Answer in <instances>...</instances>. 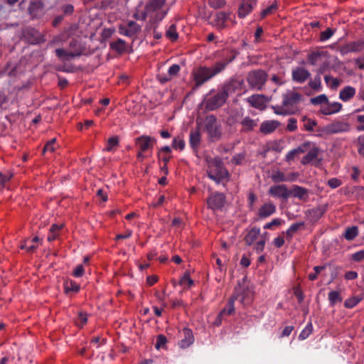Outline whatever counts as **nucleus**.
<instances>
[{
  "label": "nucleus",
  "instance_id": "1",
  "mask_svg": "<svg viewBox=\"0 0 364 364\" xmlns=\"http://www.w3.org/2000/svg\"><path fill=\"white\" fill-rule=\"evenodd\" d=\"M208 177L217 183L225 185L228 179V171L223 166L220 159L215 158L209 162L208 168Z\"/></svg>",
  "mask_w": 364,
  "mask_h": 364
},
{
  "label": "nucleus",
  "instance_id": "2",
  "mask_svg": "<svg viewBox=\"0 0 364 364\" xmlns=\"http://www.w3.org/2000/svg\"><path fill=\"white\" fill-rule=\"evenodd\" d=\"M267 80V73L261 69L254 70L249 72L247 80L250 87L257 90L262 89Z\"/></svg>",
  "mask_w": 364,
  "mask_h": 364
},
{
  "label": "nucleus",
  "instance_id": "3",
  "mask_svg": "<svg viewBox=\"0 0 364 364\" xmlns=\"http://www.w3.org/2000/svg\"><path fill=\"white\" fill-rule=\"evenodd\" d=\"M228 98V90L224 87L223 90L214 95H209L203 100L205 107L208 110H215L221 107Z\"/></svg>",
  "mask_w": 364,
  "mask_h": 364
},
{
  "label": "nucleus",
  "instance_id": "4",
  "mask_svg": "<svg viewBox=\"0 0 364 364\" xmlns=\"http://www.w3.org/2000/svg\"><path fill=\"white\" fill-rule=\"evenodd\" d=\"M302 95L294 91H288L282 95L283 105L294 114L297 110V105L301 101Z\"/></svg>",
  "mask_w": 364,
  "mask_h": 364
},
{
  "label": "nucleus",
  "instance_id": "5",
  "mask_svg": "<svg viewBox=\"0 0 364 364\" xmlns=\"http://www.w3.org/2000/svg\"><path fill=\"white\" fill-rule=\"evenodd\" d=\"M225 203V195L218 192H215L212 193L207 199L208 208H210L215 212L222 210Z\"/></svg>",
  "mask_w": 364,
  "mask_h": 364
},
{
  "label": "nucleus",
  "instance_id": "6",
  "mask_svg": "<svg viewBox=\"0 0 364 364\" xmlns=\"http://www.w3.org/2000/svg\"><path fill=\"white\" fill-rule=\"evenodd\" d=\"M350 125L347 122L335 121L324 127V132L328 134L348 132L350 131Z\"/></svg>",
  "mask_w": 364,
  "mask_h": 364
},
{
  "label": "nucleus",
  "instance_id": "7",
  "mask_svg": "<svg viewBox=\"0 0 364 364\" xmlns=\"http://www.w3.org/2000/svg\"><path fill=\"white\" fill-rule=\"evenodd\" d=\"M141 26L134 21H129L126 24H120L119 26V34L129 38H135L141 31Z\"/></svg>",
  "mask_w": 364,
  "mask_h": 364
},
{
  "label": "nucleus",
  "instance_id": "8",
  "mask_svg": "<svg viewBox=\"0 0 364 364\" xmlns=\"http://www.w3.org/2000/svg\"><path fill=\"white\" fill-rule=\"evenodd\" d=\"M205 128L209 136L212 139L218 138L220 135V130L217 124V119L214 115H208L204 121Z\"/></svg>",
  "mask_w": 364,
  "mask_h": 364
},
{
  "label": "nucleus",
  "instance_id": "9",
  "mask_svg": "<svg viewBox=\"0 0 364 364\" xmlns=\"http://www.w3.org/2000/svg\"><path fill=\"white\" fill-rule=\"evenodd\" d=\"M193 76L196 85L197 87L202 85L203 83L214 77L211 73V68L205 66L199 67L193 73Z\"/></svg>",
  "mask_w": 364,
  "mask_h": 364
},
{
  "label": "nucleus",
  "instance_id": "10",
  "mask_svg": "<svg viewBox=\"0 0 364 364\" xmlns=\"http://www.w3.org/2000/svg\"><path fill=\"white\" fill-rule=\"evenodd\" d=\"M22 38L30 44H38L41 41L39 31L33 27H26L22 30Z\"/></svg>",
  "mask_w": 364,
  "mask_h": 364
},
{
  "label": "nucleus",
  "instance_id": "11",
  "mask_svg": "<svg viewBox=\"0 0 364 364\" xmlns=\"http://www.w3.org/2000/svg\"><path fill=\"white\" fill-rule=\"evenodd\" d=\"M156 140L150 136L141 135L135 139V143L138 150L141 152H145L152 149Z\"/></svg>",
  "mask_w": 364,
  "mask_h": 364
},
{
  "label": "nucleus",
  "instance_id": "12",
  "mask_svg": "<svg viewBox=\"0 0 364 364\" xmlns=\"http://www.w3.org/2000/svg\"><path fill=\"white\" fill-rule=\"evenodd\" d=\"M338 50L342 55H347L349 53L360 52L364 50V41H357L350 42L338 48Z\"/></svg>",
  "mask_w": 364,
  "mask_h": 364
},
{
  "label": "nucleus",
  "instance_id": "13",
  "mask_svg": "<svg viewBox=\"0 0 364 364\" xmlns=\"http://www.w3.org/2000/svg\"><path fill=\"white\" fill-rule=\"evenodd\" d=\"M56 56L62 61H69L71 59L79 57L82 54L80 48H76L74 50L67 51L63 48H57L55 50Z\"/></svg>",
  "mask_w": 364,
  "mask_h": 364
},
{
  "label": "nucleus",
  "instance_id": "14",
  "mask_svg": "<svg viewBox=\"0 0 364 364\" xmlns=\"http://www.w3.org/2000/svg\"><path fill=\"white\" fill-rule=\"evenodd\" d=\"M290 196L296 198L302 202H307L309 198V191L304 187L293 185L289 189Z\"/></svg>",
  "mask_w": 364,
  "mask_h": 364
},
{
  "label": "nucleus",
  "instance_id": "15",
  "mask_svg": "<svg viewBox=\"0 0 364 364\" xmlns=\"http://www.w3.org/2000/svg\"><path fill=\"white\" fill-rule=\"evenodd\" d=\"M166 0H149L146 4L144 11L141 12V19L145 21L148 14L161 9Z\"/></svg>",
  "mask_w": 364,
  "mask_h": 364
},
{
  "label": "nucleus",
  "instance_id": "16",
  "mask_svg": "<svg viewBox=\"0 0 364 364\" xmlns=\"http://www.w3.org/2000/svg\"><path fill=\"white\" fill-rule=\"evenodd\" d=\"M181 70V67L178 64H173L171 65L168 70L166 74H159L157 75V80L161 83L165 84L169 81H171L173 77L177 76L178 73Z\"/></svg>",
  "mask_w": 364,
  "mask_h": 364
},
{
  "label": "nucleus",
  "instance_id": "17",
  "mask_svg": "<svg viewBox=\"0 0 364 364\" xmlns=\"http://www.w3.org/2000/svg\"><path fill=\"white\" fill-rule=\"evenodd\" d=\"M269 194L273 197L287 200L289 198V189L286 185H275L269 188Z\"/></svg>",
  "mask_w": 364,
  "mask_h": 364
},
{
  "label": "nucleus",
  "instance_id": "18",
  "mask_svg": "<svg viewBox=\"0 0 364 364\" xmlns=\"http://www.w3.org/2000/svg\"><path fill=\"white\" fill-rule=\"evenodd\" d=\"M298 176L299 174L297 173L285 174L280 171H277L272 173L271 178L274 183L291 182L294 181Z\"/></svg>",
  "mask_w": 364,
  "mask_h": 364
},
{
  "label": "nucleus",
  "instance_id": "19",
  "mask_svg": "<svg viewBox=\"0 0 364 364\" xmlns=\"http://www.w3.org/2000/svg\"><path fill=\"white\" fill-rule=\"evenodd\" d=\"M276 212V206L272 203L268 202L262 205L258 210L257 214V220H264L272 215Z\"/></svg>",
  "mask_w": 364,
  "mask_h": 364
},
{
  "label": "nucleus",
  "instance_id": "20",
  "mask_svg": "<svg viewBox=\"0 0 364 364\" xmlns=\"http://www.w3.org/2000/svg\"><path fill=\"white\" fill-rule=\"evenodd\" d=\"M259 229H250L245 237V244L248 246L254 245L259 240L267 236V232L260 233Z\"/></svg>",
  "mask_w": 364,
  "mask_h": 364
},
{
  "label": "nucleus",
  "instance_id": "21",
  "mask_svg": "<svg viewBox=\"0 0 364 364\" xmlns=\"http://www.w3.org/2000/svg\"><path fill=\"white\" fill-rule=\"evenodd\" d=\"M183 338L178 342V346L181 348H186L192 345L194 342V336L192 331L188 328H183L181 331Z\"/></svg>",
  "mask_w": 364,
  "mask_h": 364
},
{
  "label": "nucleus",
  "instance_id": "22",
  "mask_svg": "<svg viewBox=\"0 0 364 364\" xmlns=\"http://www.w3.org/2000/svg\"><path fill=\"white\" fill-rule=\"evenodd\" d=\"M310 76L309 71L303 67H297L292 70V80L298 83L304 82Z\"/></svg>",
  "mask_w": 364,
  "mask_h": 364
},
{
  "label": "nucleus",
  "instance_id": "23",
  "mask_svg": "<svg viewBox=\"0 0 364 364\" xmlns=\"http://www.w3.org/2000/svg\"><path fill=\"white\" fill-rule=\"evenodd\" d=\"M257 5V0H242L238 9L240 18L247 16Z\"/></svg>",
  "mask_w": 364,
  "mask_h": 364
},
{
  "label": "nucleus",
  "instance_id": "24",
  "mask_svg": "<svg viewBox=\"0 0 364 364\" xmlns=\"http://www.w3.org/2000/svg\"><path fill=\"white\" fill-rule=\"evenodd\" d=\"M40 239L38 236H35L33 237H28L25 240H23L21 245L20 248L21 250H25L28 252H33L39 246Z\"/></svg>",
  "mask_w": 364,
  "mask_h": 364
},
{
  "label": "nucleus",
  "instance_id": "25",
  "mask_svg": "<svg viewBox=\"0 0 364 364\" xmlns=\"http://www.w3.org/2000/svg\"><path fill=\"white\" fill-rule=\"evenodd\" d=\"M43 4L41 1H31L28 8V14L32 19L39 18L43 9Z\"/></svg>",
  "mask_w": 364,
  "mask_h": 364
},
{
  "label": "nucleus",
  "instance_id": "26",
  "mask_svg": "<svg viewBox=\"0 0 364 364\" xmlns=\"http://www.w3.org/2000/svg\"><path fill=\"white\" fill-rule=\"evenodd\" d=\"M201 141V135L199 126L197 127L195 129H191L189 135V144L191 147L196 151Z\"/></svg>",
  "mask_w": 364,
  "mask_h": 364
},
{
  "label": "nucleus",
  "instance_id": "27",
  "mask_svg": "<svg viewBox=\"0 0 364 364\" xmlns=\"http://www.w3.org/2000/svg\"><path fill=\"white\" fill-rule=\"evenodd\" d=\"M342 108L339 102L326 103L321 106V112L325 115H330L338 112Z\"/></svg>",
  "mask_w": 364,
  "mask_h": 364
},
{
  "label": "nucleus",
  "instance_id": "28",
  "mask_svg": "<svg viewBox=\"0 0 364 364\" xmlns=\"http://www.w3.org/2000/svg\"><path fill=\"white\" fill-rule=\"evenodd\" d=\"M279 125V122L276 120H267L263 122L260 125V132L264 134L272 133Z\"/></svg>",
  "mask_w": 364,
  "mask_h": 364
},
{
  "label": "nucleus",
  "instance_id": "29",
  "mask_svg": "<svg viewBox=\"0 0 364 364\" xmlns=\"http://www.w3.org/2000/svg\"><path fill=\"white\" fill-rule=\"evenodd\" d=\"M252 107L262 109L264 107V97L262 95H252L247 98Z\"/></svg>",
  "mask_w": 364,
  "mask_h": 364
},
{
  "label": "nucleus",
  "instance_id": "30",
  "mask_svg": "<svg viewBox=\"0 0 364 364\" xmlns=\"http://www.w3.org/2000/svg\"><path fill=\"white\" fill-rule=\"evenodd\" d=\"M308 146H309L308 143H304L302 145L297 147L296 149H294L291 150L290 151H289L287 154V155L285 156V160L287 162H290V161H293L295 159L296 156H297L300 154L304 153L306 151Z\"/></svg>",
  "mask_w": 364,
  "mask_h": 364
},
{
  "label": "nucleus",
  "instance_id": "31",
  "mask_svg": "<svg viewBox=\"0 0 364 364\" xmlns=\"http://www.w3.org/2000/svg\"><path fill=\"white\" fill-rule=\"evenodd\" d=\"M355 95V89L351 86H346L339 92V98L343 102H348Z\"/></svg>",
  "mask_w": 364,
  "mask_h": 364
},
{
  "label": "nucleus",
  "instance_id": "32",
  "mask_svg": "<svg viewBox=\"0 0 364 364\" xmlns=\"http://www.w3.org/2000/svg\"><path fill=\"white\" fill-rule=\"evenodd\" d=\"M64 290L65 293H77L80 290V285L73 280H66L64 282Z\"/></svg>",
  "mask_w": 364,
  "mask_h": 364
},
{
  "label": "nucleus",
  "instance_id": "33",
  "mask_svg": "<svg viewBox=\"0 0 364 364\" xmlns=\"http://www.w3.org/2000/svg\"><path fill=\"white\" fill-rule=\"evenodd\" d=\"M193 280L191 278L190 274L186 272L179 280V284L184 287V289L191 288L193 285Z\"/></svg>",
  "mask_w": 364,
  "mask_h": 364
},
{
  "label": "nucleus",
  "instance_id": "34",
  "mask_svg": "<svg viewBox=\"0 0 364 364\" xmlns=\"http://www.w3.org/2000/svg\"><path fill=\"white\" fill-rule=\"evenodd\" d=\"M110 48L119 53H122L125 50V41L121 38L116 41L110 43Z\"/></svg>",
  "mask_w": 364,
  "mask_h": 364
},
{
  "label": "nucleus",
  "instance_id": "35",
  "mask_svg": "<svg viewBox=\"0 0 364 364\" xmlns=\"http://www.w3.org/2000/svg\"><path fill=\"white\" fill-rule=\"evenodd\" d=\"M119 143V139L117 136H114L107 139L106 147L104 151L111 152L114 150V149L118 146Z\"/></svg>",
  "mask_w": 364,
  "mask_h": 364
},
{
  "label": "nucleus",
  "instance_id": "36",
  "mask_svg": "<svg viewBox=\"0 0 364 364\" xmlns=\"http://www.w3.org/2000/svg\"><path fill=\"white\" fill-rule=\"evenodd\" d=\"M326 53V52H324V51H314V52H311V53H309L308 55V61L309 63L312 65H316L318 60H319V58L323 56V55H325Z\"/></svg>",
  "mask_w": 364,
  "mask_h": 364
},
{
  "label": "nucleus",
  "instance_id": "37",
  "mask_svg": "<svg viewBox=\"0 0 364 364\" xmlns=\"http://www.w3.org/2000/svg\"><path fill=\"white\" fill-rule=\"evenodd\" d=\"M362 296H354L346 299L344 302V306L348 309H352L363 300Z\"/></svg>",
  "mask_w": 364,
  "mask_h": 364
},
{
  "label": "nucleus",
  "instance_id": "38",
  "mask_svg": "<svg viewBox=\"0 0 364 364\" xmlns=\"http://www.w3.org/2000/svg\"><path fill=\"white\" fill-rule=\"evenodd\" d=\"M227 64L228 61L225 59L223 61L217 62L211 68V73L213 75L215 76L224 70Z\"/></svg>",
  "mask_w": 364,
  "mask_h": 364
},
{
  "label": "nucleus",
  "instance_id": "39",
  "mask_svg": "<svg viewBox=\"0 0 364 364\" xmlns=\"http://www.w3.org/2000/svg\"><path fill=\"white\" fill-rule=\"evenodd\" d=\"M166 36L171 41H176L178 38V33L176 31L175 24H171L166 32Z\"/></svg>",
  "mask_w": 364,
  "mask_h": 364
},
{
  "label": "nucleus",
  "instance_id": "40",
  "mask_svg": "<svg viewBox=\"0 0 364 364\" xmlns=\"http://www.w3.org/2000/svg\"><path fill=\"white\" fill-rule=\"evenodd\" d=\"M278 8L277 2L274 1L272 5L263 9L260 12V18L264 19L266 16L273 14Z\"/></svg>",
  "mask_w": 364,
  "mask_h": 364
},
{
  "label": "nucleus",
  "instance_id": "41",
  "mask_svg": "<svg viewBox=\"0 0 364 364\" xmlns=\"http://www.w3.org/2000/svg\"><path fill=\"white\" fill-rule=\"evenodd\" d=\"M228 16L225 12H219L216 14L217 26L220 28H224L226 26V21Z\"/></svg>",
  "mask_w": 364,
  "mask_h": 364
},
{
  "label": "nucleus",
  "instance_id": "42",
  "mask_svg": "<svg viewBox=\"0 0 364 364\" xmlns=\"http://www.w3.org/2000/svg\"><path fill=\"white\" fill-rule=\"evenodd\" d=\"M302 122H304V129L309 132L313 131L314 128L317 125L316 121L307 118L306 116L302 117Z\"/></svg>",
  "mask_w": 364,
  "mask_h": 364
},
{
  "label": "nucleus",
  "instance_id": "43",
  "mask_svg": "<svg viewBox=\"0 0 364 364\" xmlns=\"http://www.w3.org/2000/svg\"><path fill=\"white\" fill-rule=\"evenodd\" d=\"M242 124L243 129L245 131H251L255 128V127H256L257 123L255 122V120L250 119V117H245L242 120Z\"/></svg>",
  "mask_w": 364,
  "mask_h": 364
},
{
  "label": "nucleus",
  "instance_id": "44",
  "mask_svg": "<svg viewBox=\"0 0 364 364\" xmlns=\"http://www.w3.org/2000/svg\"><path fill=\"white\" fill-rule=\"evenodd\" d=\"M185 141L183 139H181L178 136L173 139L171 147L174 149H179L180 151H183L185 148Z\"/></svg>",
  "mask_w": 364,
  "mask_h": 364
},
{
  "label": "nucleus",
  "instance_id": "45",
  "mask_svg": "<svg viewBox=\"0 0 364 364\" xmlns=\"http://www.w3.org/2000/svg\"><path fill=\"white\" fill-rule=\"evenodd\" d=\"M272 109L274 110V112L279 115H289L292 114V111L289 110L286 107L282 105V106H273Z\"/></svg>",
  "mask_w": 364,
  "mask_h": 364
},
{
  "label": "nucleus",
  "instance_id": "46",
  "mask_svg": "<svg viewBox=\"0 0 364 364\" xmlns=\"http://www.w3.org/2000/svg\"><path fill=\"white\" fill-rule=\"evenodd\" d=\"M311 104H313L314 105H322V104L326 105V103L328 102V100L326 95L322 94V95H320L318 96L311 98Z\"/></svg>",
  "mask_w": 364,
  "mask_h": 364
},
{
  "label": "nucleus",
  "instance_id": "47",
  "mask_svg": "<svg viewBox=\"0 0 364 364\" xmlns=\"http://www.w3.org/2000/svg\"><path fill=\"white\" fill-rule=\"evenodd\" d=\"M328 300L331 306H334L337 302L341 301V297L339 292L336 291H331L328 294Z\"/></svg>",
  "mask_w": 364,
  "mask_h": 364
},
{
  "label": "nucleus",
  "instance_id": "48",
  "mask_svg": "<svg viewBox=\"0 0 364 364\" xmlns=\"http://www.w3.org/2000/svg\"><path fill=\"white\" fill-rule=\"evenodd\" d=\"M87 314L84 312H80L75 321L76 325L78 326L79 327H82L84 325L87 323Z\"/></svg>",
  "mask_w": 364,
  "mask_h": 364
},
{
  "label": "nucleus",
  "instance_id": "49",
  "mask_svg": "<svg viewBox=\"0 0 364 364\" xmlns=\"http://www.w3.org/2000/svg\"><path fill=\"white\" fill-rule=\"evenodd\" d=\"M358 235V229H346L343 236L347 240H353Z\"/></svg>",
  "mask_w": 364,
  "mask_h": 364
},
{
  "label": "nucleus",
  "instance_id": "50",
  "mask_svg": "<svg viewBox=\"0 0 364 364\" xmlns=\"http://www.w3.org/2000/svg\"><path fill=\"white\" fill-rule=\"evenodd\" d=\"M334 33H335V30H333L331 28H328L326 30H325L324 31H322L321 33L320 41H326L328 40L329 38H331L333 36Z\"/></svg>",
  "mask_w": 364,
  "mask_h": 364
},
{
  "label": "nucleus",
  "instance_id": "51",
  "mask_svg": "<svg viewBox=\"0 0 364 364\" xmlns=\"http://www.w3.org/2000/svg\"><path fill=\"white\" fill-rule=\"evenodd\" d=\"M309 86L314 90H319L321 87V80L319 75H316L314 80L309 82Z\"/></svg>",
  "mask_w": 364,
  "mask_h": 364
},
{
  "label": "nucleus",
  "instance_id": "52",
  "mask_svg": "<svg viewBox=\"0 0 364 364\" xmlns=\"http://www.w3.org/2000/svg\"><path fill=\"white\" fill-rule=\"evenodd\" d=\"M55 142L56 139L53 138L48 141L44 146L43 149V154H45L46 151L53 152L55 150Z\"/></svg>",
  "mask_w": 364,
  "mask_h": 364
},
{
  "label": "nucleus",
  "instance_id": "53",
  "mask_svg": "<svg viewBox=\"0 0 364 364\" xmlns=\"http://www.w3.org/2000/svg\"><path fill=\"white\" fill-rule=\"evenodd\" d=\"M313 326L311 323L306 325L304 329L300 333L299 338L300 340L306 339L312 332Z\"/></svg>",
  "mask_w": 364,
  "mask_h": 364
},
{
  "label": "nucleus",
  "instance_id": "54",
  "mask_svg": "<svg viewBox=\"0 0 364 364\" xmlns=\"http://www.w3.org/2000/svg\"><path fill=\"white\" fill-rule=\"evenodd\" d=\"M355 129L358 132H364V114H358L355 117Z\"/></svg>",
  "mask_w": 364,
  "mask_h": 364
},
{
  "label": "nucleus",
  "instance_id": "55",
  "mask_svg": "<svg viewBox=\"0 0 364 364\" xmlns=\"http://www.w3.org/2000/svg\"><path fill=\"white\" fill-rule=\"evenodd\" d=\"M267 236L262 239L259 240L257 242L254 243V250L257 252L260 253L264 250V245L267 240Z\"/></svg>",
  "mask_w": 364,
  "mask_h": 364
},
{
  "label": "nucleus",
  "instance_id": "56",
  "mask_svg": "<svg viewBox=\"0 0 364 364\" xmlns=\"http://www.w3.org/2000/svg\"><path fill=\"white\" fill-rule=\"evenodd\" d=\"M60 10L63 16H70L74 12V6L70 4H64L60 7Z\"/></svg>",
  "mask_w": 364,
  "mask_h": 364
},
{
  "label": "nucleus",
  "instance_id": "57",
  "mask_svg": "<svg viewBox=\"0 0 364 364\" xmlns=\"http://www.w3.org/2000/svg\"><path fill=\"white\" fill-rule=\"evenodd\" d=\"M167 342L166 337L162 334L159 335L156 337V342L155 344V347L156 349H159L161 347L164 346Z\"/></svg>",
  "mask_w": 364,
  "mask_h": 364
},
{
  "label": "nucleus",
  "instance_id": "58",
  "mask_svg": "<svg viewBox=\"0 0 364 364\" xmlns=\"http://www.w3.org/2000/svg\"><path fill=\"white\" fill-rule=\"evenodd\" d=\"M85 272V269L82 264H78L75 267L73 272V275L75 277H81L83 276Z\"/></svg>",
  "mask_w": 364,
  "mask_h": 364
},
{
  "label": "nucleus",
  "instance_id": "59",
  "mask_svg": "<svg viewBox=\"0 0 364 364\" xmlns=\"http://www.w3.org/2000/svg\"><path fill=\"white\" fill-rule=\"evenodd\" d=\"M297 121L295 118H289L288 120V124L287 126V130L289 132H294L297 129Z\"/></svg>",
  "mask_w": 364,
  "mask_h": 364
},
{
  "label": "nucleus",
  "instance_id": "60",
  "mask_svg": "<svg viewBox=\"0 0 364 364\" xmlns=\"http://www.w3.org/2000/svg\"><path fill=\"white\" fill-rule=\"evenodd\" d=\"M351 259L357 262L364 260V250L353 253L351 255Z\"/></svg>",
  "mask_w": 364,
  "mask_h": 364
},
{
  "label": "nucleus",
  "instance_id": "61",
  "mask_svg": "<svg viewBox=\"0 0 364 364\" xmlns=\"http://www.w3.org/2000/svg\"><path fill=\"white\" fill-rule=\"evenodd\" d=\"M327 184L331 188H336L342 184V182L337 178H331L328 181Z\"/></svg>",
  "mask_w": 364,
  "mask_h": 364
},
{
  "label": "nucleus",
  "instance_id": "62",
  "mask_svg": "<svg viewBox=\"0 0 364 364\" xmlns=\"http://www.w3.org/2000/svg\"><path fill=\"white\" fill-rule=\"evenodd\" d=\"M284 232H282L281 235H279L274 240V245L276 247L279 248L282 247L284 244Z\"/></svg>",
  "mask_w": 364,
  "mask_h": 364
},
{
  "label": "nucleus",
  "instance_id": "63",
  "mask_svg": "<svg viewBox=\"0 0 364 364\" xmlns=\"http://www.w3.org/2000/svg\"><path fill=\"white\" fill-rule=\"evenodd\" d=\"M228 313L226 312L225 308H224L220 313L217 316L216 319L213 322V325L218 326L222 323V320L223 316H225Z\"/></svg>",
  "mask_w": 364,
  "mask_h": 364
},
{
  "label": "nucleus",
  "instance_id": "64",
  "mask_svg": "<svg viewBox=\"0 0 364 364\" xmlns=\"http://www.w3.org/2000/svg\"><path fill=\"white\" fill-rule=\"evenodd\" d=\"M209 4L214 9H219L225 4V0H210Z\"/></svg>",
  "mask_w": 364,
  "mask_h": 364
}]
</instances>
